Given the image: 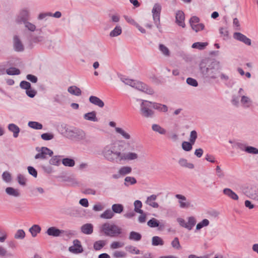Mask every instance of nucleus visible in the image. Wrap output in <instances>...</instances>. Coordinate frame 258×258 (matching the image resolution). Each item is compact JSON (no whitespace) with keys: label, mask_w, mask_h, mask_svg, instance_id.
Here are the masks:
<instances>
[{"label":"nucleus","mask_w":258,"mask_h":258,"mask_svg":"<svg viewBox=\"0 0 258 258\" xmlns=\"http://www.w3.org/2000/svg\"><path fill=\"white\" fill-rule=\"evenodd\" d=\"M178 162L179 165L182 167L188 169H193L195 167L194 165L192 163H188L187 160L184 158H180Z\"/></svg>","instance_id":"obj_24"},{"label":"nucleus","mask_w":258,"mask_h":258,"mask_svg":"<svg viewBox=\"0 0 258 258\" xmlns=\"http://www.w3.org/2000/svg\"><path fill=\"white\" fill-rule=\"evenodd\" d=\"M147 225L151 228L158 227L159 230H163L166 227V222L163 220L159 221L157 219L152 218L147 222Z\"/></svg>","instance_id":"obj_6"},{"label":"nucleus","mask_w":258,"mask_h":258,"mask_svg":"<svg viewBox=\"0 0 258 258\" xmlns=\"http://www.w3.org/2000/svg\"><path fill=\"white\" fill-rule=\"evenodd\" d=\"M20 87L22 89L27 90L28 89H30L31 85L29 82L26 81H22L20 84Z\"/></svg>","instance_id":"obj_63"},{"label":"nucleus","mask_w":258,"mask_h":258,"mask_svg":"<svg viewBox=\"0 0 258 258\" xmlns=\"http://www.w3.org/2000/svg\"><path fill=\"white\" fill-rule=\"evenodd\" d=\"M144 86H145V84L141 82L136 81L133 87L143 92V90L145 89Z\"/></svg>","instance_id":"obj_62"},{"label":"nucleus","mask_w":258,"mask_h":258,"mask_svg":"<svg viewBox=\"0 0 258 258\" xmlns=\"http://www.w3.org/2000/svg\"><path fill=\"white\" fill-rule=\"evenodd\" d=\"M175 197L179 200L178 202L180 204V208H187L190 207V203L186 202V198L185 196L180 194H176Z\"/></svg>","instance_id":"obj_15"},{"label":"nucleus","mask_w":258,"mask_h":258,"mask_svg":"<svg viewBox=\"0 0 258 258\" xmlns=\"http://www.w3.org/2000/svg\"><path fill=\"white\" fill-rule=\"evenodd\" d=\"M28 125L30 127L35 130H41L43 127L42 124L37 121H29Z\"/></svg>","instance_id":"obj_42"},{"label":"nucleus","mask_w":258,"mask_h":258,"mask_svg":"<svg viewBox=\"0 0 258 258\" xmlns=\"http://www.w3.org/2000/svg\"><path fill=\"white\" fill-rule=\"evenodd\" d=\"M128 239L130 240L139 241L142 239V235L139 232L133 231L130 233Z\"/></svg>","instance_id":"obj_28"},{"label":"nucleus","mask_w":258,"mask_h":258,"mask_svg":"<svg viewBox=\"0 0 258 258\" xmlns=\"http://www.w3.org/2000/svg\"><path fill=\"white\" fill-rule=\"evenodd\" d=\"M25 25V27L30 31L33 32L36 29V26L32 23L28 22V21L23 23Z\"/></svg>","instance_id":"obj_61"},{"label":"nucleus","mask_w":258,"mask_h":258,"mask_svg":"<svg viewBox=\"0 0 258 258\" xmlns=\"http://www.w3.org/2000/svg\"><path fill=\"white\" fill-rule=\"evenodd\" d=\"M62 163L64 166L68 167H73L75 164V160L69 158H65L63 159Z\"/></svg>","instance_id":"obj_41"},{"label":"nucleus","mask_w":258,"mask_h":258,"mask_svg":"<svg viewBox=\"0 0 258 258\" xmlns=\"http://www.w3.org/2000/svg\"><path fill=\"white\" fill-rule=\"evenodd\" d=\"M152 108L157 110L159 111L166 112L168 111V107L166 105L162 104L159 103L150 101Z\"/></svg>","instance_id":"obj_16"},{"label":"nucleus","mask_w":258,"mask_h":258,"mask_svg":"<svg viewBox=\"0 0 258 258\" xmlns=\"http://www.w3.org/2000/svg\"><path fill=\"white\" fill-rule=\"evenodd\" d=\"M150 101L143 100L140 106V114L145 118H153L155 116V111L152 109V107L149 103Z\"/></svg>","instance_id":"obj_5"},{"label":"nucleus","mask_w":258,"mask_h":258,"mask_svg":"<svg viewBox=\"0 0 258 258\" xmlns=\"http://www.w3.org/2000/svg\"><path fill=\"white\" fill-rule=\"evenodd\" d=\"M176 23L179 26L184 28L185 24L184 23L185 16L183 12L181 11H178L176 14Z\"/></svg>","instance_id":"obj_11"},{"label":"nucleus","mask_w":258,"mask_h":258,"mask_svg":"<svg viewBox=\"0 0 258 258\" xmlns=\"http://www.w3.org/2000/svg\"><path fill=\"white\" fill-rule=\"evenodd\" d=\"M223 194L233 200H238V196L233 190L229 188H224L223 190Z\"/></svg>","instance_id":"obj_20"},{"label":"nucleus","mask_w":258,"mask_h":258,"mask_svg":"<svg viewBox=\"0 0 258 258\" xmlns=\"http://www.w3.org/2000/svg\"><path fill=\"white\" fill-rule=\"evenodd\" d=\"M196 224V220L195 218L193 216L189 217L188 218V222L186 223V225H185V228L190 230Z\"/></svg>","instance_id":"obj_34"},{"label":"nucleus","mask_w":258,"mask_h":258,"mask_svg":"<svg viewBox=\"0 0 258 258\" xmlns=\"http://www.w3.org/2000/svg\"><path fill=\"white\" fill-rule=\"evenodd\" d=\"M240 102L243 107L245 108L250 107L252 103L251 100L244 95L241 96Z\"/></svg>","instance_id":"obj_22"},{"label":"nucleus","mask_w":258,"mask_h":258,"mask_svg":"<svg viewBox=\"0 0 258 258\" xmlns=\"http://www.w3.org/2000/svg\"><path fill=\"white\" fill-rule=\"evenodd\" d=\"M41 137L44 141H49L53 139L54 135L52 133H46L42 134Z\"/></svg>","instance_id":"obj_56"},{"label":"nucleus","mask_w":258,"mask_h":258,"mask_svg":"<svg viewBox=\"0 0 258 258\" xmlns=\"http://www.w3.org/2000/svg\"><path fill=\"white\" fill-rule=\"evenodd\" d=\"M191 27L194 30H195L196 32H198L200 30H204L205 25L203 23H198L194 25H192Z\"/></svg>","instance_id":"obj_58"},{"label":"nucleus","mask_w":258,"mask_h":258,"mask_svg":"<svg viewBox=\"0 0 258 258\" xmlns=\"http://www.w3.org/2000/svg\"><path fill=\"white\" fill-rule=\"evenodd\" d=\"M194 144L192 142H186V141H183L182 143V149L186 152L190 151L192 150V145Z\"/></svg>","instance_id":"obj_39"},{"label":"nucleus","mask_w":258,"mask_h":258,"mask_svg":"<svg viewBox=\"0 0 258 258\" xmlns=\"http://www.w3.org/2000/svg\"><path fill=\"white\" fill-rule=\"evenodd\" d=\"M64 232V230H60L56 227L53 226L48 228L45 233L49 236L53 237H58L60 236L61 234L63 233Z\"/></svg>","instance_id":"obj_10"},{"label":"nucleus","mask_w":258,"mask_h":258,"mask_svg":"<svg viewBox=\"0 0 258 258\" xmlns=\"http://www.w3.org/2000/svg\"><path fill=\"white\" fill-rule=\"evenodd\" d=\"M233 38L237 40L244 43L247 45L249 46L251 44V40L240 32H234L233 34Z\"/></svg>","instance_id":"obj_8"},{"label":"nucleus","mask_w":258,"mask_h":258,"mask_svg":"<svg viewBox=\"0 0 258 258\" xmlns=\"http://www.w3.org/2000/svg\"><path fill=\"white\" fill-rule=\"evenodd\" d=\"M197 138V132L195 130L192 131L190 133L189 141L195 144Z\"/></svg>","instance_id":"obj_64"},{"label":"nucleus","mask_w":258,"mask_h":258,"mask_svg":"<svg viewBox=\"0 0 258 258\" xmlns=\"http://www.w3.org/2000/svg\"><path fill=\"white\" fill-rule=\"evenodd\" d=\"M122 33V29L120 26H116L109 34L110 37H114L118 36Z\"/></svg>","instance_id":"obj_36"},{"label":"nucleus","mask_w":258,"mask_h":258,"mask_svg":"<svg viewBox=\"0 0 258 258\" xmlns=\"http://www.w3.org/2000/svg\"><path fill=\"white\" fill-rule=\"evenodd\" d=\"M208 45V43L207 42H197L193 43L191 47L193 48L198 49L199 50H204Z\"/></svg>","instance_id":"obj_33"},{"label":"nucleus","mask_w":258,"mask_h":258,"mask_svg":"<svg viewBox=\"0 0 258 258\" xmlns=\"http://www.w3.org/2000/svg\"><path fill=\"white\" fill-rule=\"evenodd\" d=\"M40 150L41 152L35 156V159H45L47 158L46 155H48L50 157H52L53 154V151L47 147H41Z\"/></svg>","instance_id":"obj_7"},{"label":"nucleus","mask_w":258,"mask_h":258,"mask_svg":"<svg viewBox=\"0 0 258 258\" xmlns=\"http://www.w3.org/2000/svg\"><path fill=\"white\" fill-rule=\"evenodd\" d=\"M245 152L251 154H258V149L252 146H247Z\"/></svg>","instance_id":"obj_55"},{"label":"nucleus","mask_w":258,"mask_h":258,"mask_svg":"<svg viewBox=\"0 0 258 258\" xmlns=\"http://www.w3.org/2000/svg\"><path fill=\"white\" fill-rule=\"evenodd\" d=\"M125 249L131 253H135L138 254L140 253V251L137 249L136 247L132 245H128L125 247Z\"/></svg>","instance_id":"obj_54"},{"label":"nucleus","mask_w":258,"mask_h":258,"mask_svg":"<svg viewBox=\"0 0 258 258\" xmlns=\"http://www.w3.org/2000/svg\"><path fill=\"white\" fill-rule=\"evenodd\" d=\"M111 209L113 213L120 214L123 211V206L120 204H114L112 205Z\"/></svg>","instance_id":"obj_30"},{"label":"nucleus","mask_w":258,"mask_h":258,"mask_svg":"<svg viewBox=\"0 0 258 258\" xmlns=\"http://www.w3.org/2000/svg\"><path fill=\"white\" fill-rule=\"evenodd\" d=\"M84 118L87 120L92 121H98V119L96 117V112L95 111H92L90 112L85 113L84 115Z\"/></svg>","instance_id":"obj_23"},{"label":"nucleus","mask_w":258,"mask_h":258,"mask_svg":"<svg viewBox=\"0 0 258 258\" xmlns=\"http://www.w3.org/2000/svg\"><path fill=\"white\" fill-rule=\"evenodd\" d=\"M60 156H54L52 157V158L49 160L50 164L53 165H59L60 162Z\"/></svg>","instance_id":"obj_50"},{"label":"nucleus","mask_w":258,"mask_h":258,"mask_svg":"<svg viewBox=\"0 0 258 258\" xmlns=\"http://www.w3.org/2000/svg\"><path fill=\"white\" fill-rule=\"evenodd\" d=\"M14 48L16 51L22 52L24 50V47L22 42L17 35L14 37Z\"/></svg>","instance_id":"obj_12"},{"label":"nucleus","mask_w":258,"mask_h":258,"mask_svg":"<svg viewBox=\"0 0 258 258\" xmlns=\"http://www.w3.org/2000/svg\"><path fill=\"white\" fill-rule=\"evenodd\" d=\"M41 227L37 224L33 225L29 229V232L31 233L33 237H35L41 231Z\"/></svg>","instance_id":"obj_26"},{"label":"nucleus","mask_w":258,"mask_h":258,"mask_svg":"<svg viewBox=\"0 0 258 258\" xmlns=\"http://www.w3.org/2000/svg\"><path fill=\"white\" fill-rule=\"evenodd\" d=\"M68 91L70 94L79 96L82 94V91L81 89L76 86H72L68 88Z\"/></svg>","instance_id":"obj_27"},{"label":"nucleus","mask_w":258,"mask_h":258,"mask_svg":"<svg viewBox=\"0 0 258 258\" xmlns=\"http://www.w3.org/2000/svg\"><path fill=\"white\" fill-rule=\"evenodd\" d=\"M200 69L203 77L207 80H215L220 75L222 67L219 61L213 60L205 65L204 62L200 64Z\"/></svg>","instance_id":"obj_1"},{"label":"nucleus","mask_w":258,"mask_h":258,"mask_svg":"<svg viewBox=\"0 0 258 258\" xmlns=\"http://www.w3.org/2000/svg\"><path fill=\"white\" fill-rule=\"evenodd\" d=\"M136 179L134 177L127 176L124 179V184L126 186H128L130 184L131 185L135 184L137 183Z\"/></svg>","instance_id":"obj_43"},{"label":"nucleus","mask_w":258,"mask_h":258,"mask_svg":"<svg viewBox=\"0 0 258 258\" xmlns=\"http://www.w3.org/2000/svg\"><path fill=\"white\" fill-rule=\"evenodd\" d=\"M186 83L191 86L193 87H197L198 86V81L192 78H187L186 79Z\"/></svg>","instance_id":"obj_60"},{"label":"nucleus","mask_w":258,"mask_h":258,"mask_svg":"<svg viewBox=\"0 0 258 258\" xmlns=\"http://www.w3.org/2000/svg\"><path fill=\"white\" fill-rule=\"evenodd\" d=\"M89 102L100 108H102L104 106V103L103 101L95 96H91L89 98Z\"/></svg>","instance_id":"obj_17"},{"label":"nucleus","mask_w":258,"mask_h":258,"mask_svg":"<svg viewBox=\"0 0 258 258\" xmlns=\"http://www.w3.org/2000/svg\"><path fill=\"white\" fill-rule=\"evenodd\" d=\"M132 169L130 166H122L118 170V173L120 176H125L131 173Z\"/></svg>","instance_id":"obj_31"},{"label":"nucleus","mask_w":258,"mask_h":258,"mask_svg":"<svg viewBox=\"0 0 258 258\" xmlns=\"http://www.w3.org/2000/svg\"><path fill=\"white\" fill-rule=\"evenodd\" d=\"M6 73L9 75H18L21 73L19 69L14 67L7 69Z\"/></svg>","instance_id":"obj_45"},{"label":"nucleus","mask_w":258,"mask_h":258,"mask_svg":"<svg viewBox=\"0 0 258 258\" xmlns=\"http://www.w3.org/2000/svg\"><path fill=\"white\" fill-rule=\"evenodd\" d=\"M159 49L164 55L168 56L170 55L169 50L164 44H160L159 46Z\"/></svg>","instance_id":"obj_53"},{"label":"nucleus","mask_w":258,"mask_h":258,"mask_svg":"<svg viewBox=\"0 0 258 258\" xmlns=\"http://www.w3.org/2000/svg\"><path fill=\"white\" fill-rule=\"evenodd\" d=\"M152 244L153 246H162L164 244V241L161 237L155 236L152 237Z\"/></svg>","instance_id":"obj_32"},{"label":"nucleus","mask_w":258,"mask_h":258,"mask_svg":"<svg viewBox=\"0 0 258 258\" xmlns=\"http://www.w3.org/2000/svg\"><path fill=\"white\" fill-rule=\"evenodd\" d=\"M17 180L20 185L22 186L26 185L27 179L23 175L18 174L17 177Z\"/></svg>","instance_id":"obj_51"},{"label":"nucleus","mask_w":258,"mask_h":258,"mask_svg":"<svg viewBox=\"0 0 258 258\" xmlns=\"http://www.w3.org/2000/svg\"><path fill=\"white\" fill-rule=\"evenodd\" d=\"M64 181L68 182L69 185L72 186H76L79 184L78 181L74 177H67L64 179Z\"/></svg>","instance_id":"obj_47"},{"label":"nucleus","mask_w":258,"mask_h":258,"mask_svg":"<svg viewBox=\"0 0 258 258\" xmlns=\"http://www.w3.org/2000/svg\"><path fill=\"white\" fill-rule=\"evenodd\" d=\"M171 245L173 248L176 249H179L181 248V245L180 244L179 239L177 237H175L174 238V239L171 242Z\"/></svg>","instance_id":"obj_59"},{"label":"nucleus","mask_w":258,"mask_h":258,"mask_svg":"<svg viewBox=\"0 0 258 258\" xmlns=\"http://www.w3.org/2000/svg\"><path fill=\"white\" fill-rule=\"evenodd\" d=\"M138 154L135 153L129 152L128 153H123L120 160H133L138 158Z\"/></svg>","instance_id":"obj_25"},{"label":"nucleus","mask_w":258,"mask_h":258,"mask_svg":"<svg viewBox=\"0 0 258 258\" xmlns=\"http://www.w3.org/2000/svg\"><path fill=\"white\" fill-rule=\"evenodd\" d=\"M29 18V11L26 10H23L21 12L19 16L16 19V21L18 23H24L28 20Z\"/></svg>","instance_id":"obj_14"},{"label":"nucleus","mask_w":258,"mask_h":258,"mask_svg":"<svg viewBox=\"0 0 258 258\" xmlns=\"http://www.w3.org/2000/svg\"><path fill=\"white\" fill-rule=\"evenodd\" d=\"M106 244L104 240H98L94 243L93 247L95 250H99L102 249Z\"/></svg>","instance_id":"obj_38"},{"label":"nucleus","mask_w":258,"mask_h":258,"mask_svg":"<svg viewBox=\"0 0 258 258\" xmlns=\"http://www.w3.org/2000/svg\"><path fill=\"white\" fill-rule=\"evenodd\" d=\"M62 127L64 130L63 134L67 138L70 139L80 141L86 138V133L82 130L77 128H72L68 127L66 124H64L63 126L62 125Z\"/></svg>","instance_id":"obj_3"},{"label":"nucleus","mask_w":258,"mask_h":258,"mask_svg":"<svg viewBox=\"0 0 258 258\" xmlns=\"http://www.w3.org/2000/svg\"><path fill=\"white\" fill-rule=\"evenodd\" d=\"M101 232L109 237H117L122 233V229L115 224L108 223L103 224L100 228Z\"/></svg>","instance_id":"obj_4"},{"label":"nucleus","mask_w":258,"mask_h":258,"mask_svg":"<svg viewBox=\"0 0 258 258\" xmlns=\"http://www.w3.org/2000/svg\"><path fill=\"white\" fill-rule=\"evenodd\" d=\"M103 156L108 161L110 162L121 161L120 158L122 154L120 151L117 150L115 144L106 146L102 152Z\"/></svg>","instance_id":"obj_2"},{"label":"nucleus","mask_w":258,"mask_h":258,"mask_svg":"<svg viewBox=\"0 0 258 258\" xmlns=\"http://www.w3.org/2000/svg\"><path fill=\"white\" fill-rule=\"evenodd\" d=\"M134 211L139 214H142L143 211L141 209L142 207V203L140 200H136L134 202Z\"/></svg>","instance_id":"obj_40"},{"label":"nucleus","mask_w":258,"mask_h":258,"mask_svg":"<svg viewBox=\"0 0 258 258\" xmlns=\"http://www.w3.org/2000/svg\"><path fill=\"white\" fill-rule=\"evenodd\" d=\"M74 246H71L69 248V250L74 253H81L83 251V247L81 244L80 241L78 239H75L73 241Z\"/></svg>","instance_id":"obj_9"},{"label":"nucleus","mask_w":258,"mask_h":258,"mask_svg":"<svg viewBox=\"0 0 258 258\" xmlns=\"http://www.w3.org/2000/svg\"><path fill=\"white\" fill-rule=\"evenodd\" d=\"M8 130L13 133V137L15 138H17L20 132V129L16 124L14 123H10L8 126Z\"/></svg>","instance_id":"obj_19"},{"label":"nucleus","mask_w":258,"mask_h":258,"mask_svg":"<svg viewBox=\"0 0 258 258\" xmlns=\"http://www.w3.org/2000/svg\"><path fill=\"white\" fill-rule=\"evenodd\" d=\"M0 256L2 257H13V254L9 252L6 248L0 246Z\"/></svg>","instance_id":"obj_37"},{"label":"nucleus","mask_w":258,"mask_h":258,"mask_svg":"<svg viewBox=\"0 0 258 258\" xmlns=\"http://www.w3.org/2000/svg\"><path fill=\"white\" fill-rule=\"evenodd\" d=\"M246 144L241 143V142H235L233 145L232 147L234 148L239 149L242 151L246 152V149L247 147Z\"/></svg>","instance_id":"obj_48"},{"label":"nucleus","mask_w":258,"mask_h":258,"mask_svg":"<svg viewBox=\"0 0 258 258\" xmlns=\"http://www.w3.org/2000/svg\"><path fill=\"white\" fill-rule=\"evenodd\" d=\"M6 192L9 196L14 197H19L21 194L18 189L14 188L12 187H8L6 188Z\"/></svg>","instance_id":"obj_21"},{"label":"nucleus","mask_w":258,"mask_h":258,"mask_svg":"<svg viewBox=\"0 0 258 258\" xmlns=\"http://www.w3.org/2000/svg\"><path fill=\"white\" fill-rule=\"evenodd\" d=\"M2 179L6 182H10L12 181V176L8 171H5L2 174Z\"/></svg>","instance_id":"obj_52"},{"label":"nucleus","mask_w":258,"mask_h":258,"mask_svg":"<svg viewBox=\"0 0 258 258\" xmlns=\"http://www.w3.org/2000/svg\"><path fill=\"white\" fill-rule=\"evenodd\" d=\"M25 232L22 229H19L15 234L14 237L17 239H23L25 237Z\"/></svg>","instance_id":"obj_49"},{"label":"nucleus","mask_w":258,"mask_h":258,"mask_svg":"<svg viewBox=\"0 0 258 258\" xmlns=\"http://www.w3.org/2000/svg\"><path fill=\"white\" fill-rule=\"evenodd\" d=\"M162 10V6L159 3L154 4L152 10V13L153 19L160 18V14Z\"/></svg>","instance_id":"obj_13"},{"label":"nucleus","mask_w":258,"mask_h":258,"mask_svg":"<svg viewBox=\"0 0 258 258\" xmlns=\"http://www.w3.org/2000/svg\"><path fill=\"white\" fill-rule=\"evenodd\" d=\"M210 222L207 219H203L201 222L198 223L196 226V230H199L204 227L208 226L209 225Z\"/></svg>","instance_id":"obj_46"},{"label":"nucleus","mask_w":258,"mask_h":258,"mask_svg":"<svg viewBox=\"0 0 258 258\" xmlns=\"http://www.w3.org/2000/svg\"><path fill=\"white\" fill-rule=\"evenodd\" d=\"M115 130L116 133L120 134L124 139H130L131 138L130 135L126 133L122 128L118 127H115Z\"/></svg>","instance_id":"obj_44"},{"label":"nucleus","mask_w":258,"mask_h":258,"mask_svg":"<svg viewBox=\"0 0 258 258\" xmlns=\"http://www.w3.org/2000/svg\"><path fill=\"white\" fill-rule=\"evenodd\" d=\"M81 231L84 234L90 235L93 232V225L91 223L85 224L81 226Z\"/></svg>","instance_id":"obj_18"},{"label":"nucleus","mask_w":258,"mask_h":258,"mask_svg":"<svg viewBox=\"0 0 258 258\" xmlns=\"http://www.w3.org/2000/svg\"><path fill=\"white\" fill-rule=\"evenodd\" d=\"M115 258H124L126 256V253L123 251H115L113 253Z\"/></svg>","instance_id":"obj_57"},{"label":"nucleus","mask_w":258,"mask_h":258,"mask_svg":"<svg viewBox=\"0 0 258 258\" xmlns=\"http://www.w3.org/2000/svg\"><path fill=\"white\" fill-rule=\"evenodd\" d=\"M114 216V214L110 209L105 210L102 214L100 216L101 218L105 219H111Z\"/></svg>","instance_id":"obj_29"},{"label":"nucleus","mask_w":258,"mask_h":258,"mask_svg":"<svg viewBox=\"0 0 258 258\" xmlns=\"http://www.w3.org/2000/svg\"><path fill=\"white\" fill-rule=\"evenodd\" d=\"M152 129L155 132H157L161 135H165L166 131L160 125L157 124H153L152 125Z\"/></svg>","instance_id":"obj_35"}]
</instances>
